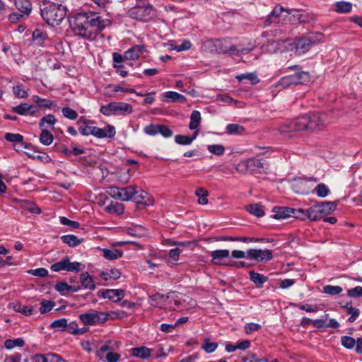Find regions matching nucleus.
<instances>
[{"instance_id":"2","label":"nucleus","mask_w":362,"mask_h":362,"mask_svg":"<svg viewBox=\"0 0 362 362\" xmlns=\"http://www.w3.org/2000/svg\"><path fill=\"white\" fill-rule=\"evenodd\" d=\"M66 7L59 3L44 1L41 5L40 14L43 21L49 25H59L66 16Z\"/></svg>"},{"instance_id":"52","label":"nucleus","mask_w":362,"mask_h":362,"mask_svg":"<svg viewBox=\"0 0 362 362\" xmlns=\"http://www.w3.org/2000/svg\"><path fill=\"white\" fill-rule=\"evenodd\" d=\"M342 291V288L339 286L327 285L323 288V292L326 294L335 296Z\"/></svg>"},{"instance_id":"17","label":"nucleus","mask_w":362,"mask_h":362,"mask_svg":"<svg viewBox=\"0 0 362 362\" xmlns=\"http://www.w3.org/2000/svg\"><path fill=\"white\" fill-rule=\"evenodd\" d=\"M92 122L87 119H85L83 117H80V119L77 121V124L79 125L78 132L83 136H93V129L95 127L91 126L90 124Z\"/></svg>"},{"instance_id":"43","label":"nucleus","mask_w":362,"mask_h":362,"mask_svg":"<svg viewBox=\"0 0 362 362\" xmlns=\"http://www.w3.org/2000/svg\"><path fill=\"white\" fill-rule=\"evenodd\" d=\"M352 9V4L346 1H338L336 3V11L341 13H349Z\"/></svg>"},{"instance_id":"10","label":"nucleus","mask_w":362,"mask_h":362,"mask_svg":"<svg viewBox=\"0 0 362 362\" xmlns=\"http://www.w3.org/2000/svg\"><path fill=\"white\" fill-rule=\"evenodd\" d=\"M272 211L274 213L273 218L277 220L289 217L298 218V216L302 213L298 209L285 206H275Z\"/></svg>"},{"instance_id":"54","label":"nucleus","mask_w":362,"mask_h":362,"mask_svg":"<svg viewBox=\"0 0 362 362\" xmlns=\"http://www.w3.org/2000/svg\"><path fill=\"white\" fill-rule=\"evenodd\" d=\"M168 298V296H165L160 293H156L151 296V303L152 305L159 306L160 303L165 301Z\"/></svg>"},{"instance_id":"58","label":"nucleus","mask_w":362,"mask_h":362,"mask_svg":"<svg viewBox=\"0 0 362 362\" xmlns=\"http://www.w3.org/2000/svg\"><path fill=\"white\" fill-rule=\"evenodd\" d=\"M15 310L23 314L25 316H30L35 313V310L33 308L21 304L15 306Z\"/></svg>"},{"instance_id":"38","label":"nucleus","mask_w":362,"mask_h":362,"mask_svg":"<svg viewBox=\"0 0 362 362\" xmlns=\"http://www.w3.org/2000/svg\"><path fill=\"white\" fill-rule=\"evenodd\" d=\"M67 263H68V256H65L59 262L52 264L50 267V269L55 272H59L62 270L66 271Z\"/></svg>"},{"instance_id":"34","label":"nucleus","mask_w":362,"mask_h":362,"mask_svg":"<svg viewBox=\"0 0 362 362\" xmlns=\"http://www.w3.org/2000/svg\"><path fill=\"white\" fill-rule=\"evenodd\" d=\"M220 43L218 45V47H219V50L220 52H222L223 53H227V52H240L242 54H245V53H247L249 52L252 48H241V49H238L236 46L235 45H231L230 47H223V45H222V42L220 41Z\"/></svg>"},{"instance_id":"24","label":"nucleus","mask_w":362,"mask_h":362,"mask_svg":"<svg viewBox=\"0 0 362 362\" xmlns=\"http://www.w3.org/2000/svg\"><path fill=\"white\" fill-rule=\"evenodd\" d=\"M48 39V35L46 32L40 29H35L32 35V40L35 45L38 46H43L46 40Z\"/></svg>"},{"instance_id":"1","label":"nucleus","mask_w":362,"mask_h":362,"mask_svg":"<svg viewBox=\"0 0 362 362\" xmlns=\"http://www.w3.org/2000/svg\"><path fill=\"white\" fill-rule=\"evenodd\" d=\"M69 24L76 35L93 40L105 27V21L98 13H79L69 19Z\"/></svg>"},{"instance_id":"29","label":"nucleus","mask_w":362,"mask_h":362,"mask_svg":"<svg viewBox=\"0 0 362 362\" xmlns=\"http://www.w3.org/2000/svg\"><path fill=\"white\" fill-rule=\"evenodd\" d=\"M105 209L110 214L120 215L123 214L124 207L122 204L112 201L109 205L105 206Z\"/></svg>"},{"instance_id":"19","label":"nucleus","mask_w":362,"mask_h":362,"mask_svg":"<svg viewBox=\"0 0 362 362\" xmlns=\"http://www.w3.org/2000/svg\"><path fill=\"white\" fill-rule=\"evenodd\" d=\"M144 52H146V47L144 45H136L124 52V57H126L127 60H135Z\"/></svg>"},{"instance_id":"25","label":"nucleus","mask_w":362,"mask_h":362,"mask_svg":"<svg viewBox=\"0 0 362 362\" xmlns=\"http://www.w3.org/2000/svg\"><path fill=\"white\" fill-rule=\"evenodd\" d=\"M103 256L108 260H115L123 255V252L119 249H102Z\"/></svg>"},{"instance_id":"46","label":"nucleus","mask_w":362,"mask_h":362,"mask_svg":"<svg viewBox=\"0 0 362 362\" xmlns=\"http://www.w3.org/2000/svg\"><path fill=\"white\" fill-rule=\"evenodd\" d=\"M85 268V265L78 262H70V258L68 257V263L66 271L71 272H78L82 271Z\"/></svg>"},{"instance_id":"16","label":"nucleus","mask_w":362,"mask_h":362,"mask_svg":"<svg viewBox=\"0 0 362 362\" xmlns=\"http://www.w3.org/2000/svg\"><path fill=\"white\" fill-rule=\"evenodd\" d=\"M93 130V136L98 139H103L105 137L111 139L113 138L116 134L115 128L110 124H107L104 128H99L95 127Z\"/></svg>"},{"instance_id":"59","label":"nucleus","mask_w":362,"mask_h":362,"mask_svg":"<svg viewBox=\"0 0 362 362\" xmlns=\"http://www.w3.org/2000/svg\"><path fill=\"white\" fill-rule=\"evenodd\" d=\"M6 141L12 143H21L23 141V136L20 134L6 133L5 134Z\"/></svg>"},{"instance_id":"62","label":"nucleus","mask_w":362,"mask_h":362,"mask_svg":"<svg viewBox=\"0 0 362 362\" xmlns=\"http://www.w3.org/2000/svg\"><path fill=\"white\" fill-rule=\"evenodd\" d=\"M12 110L13 112L21 115H28V110H29L28 104L21 103L18 106L12 107Z\"/></svg>"},{"instance_id":"40","label":"nucleus","mask_w":362,"mask_h":362,"mask_svg":"<svg viewBox=\"0 0 362 362\" xmlns=\"http://www.w3.org/2000/svg\"><path fill=\"white\" fill-rule=\"evenodd\" d=\"M284 11L285 10L282 6H275L273 11L268 16L267 21L269 22V24L276 22L278 18Z\"/></svg>"},{"instance_id":"5","label":"nucleus","mask_w":362,"mask_h":362,"mask_svg":"<svg viewBox=\"0 0 362 362\" xmlns=\"http://www.w3.org/2000/svg\"><path fill=\"white\" fill-rule=\"evenodd\" d=\"M308 122L306 115L299 117L290 122H285L280 125L279 131L281 134L308 130Z\"/></svg>"},{"instance_id":"4","label":"nucleus","mask_w":362,"mask_h":362,"mask_svg":"<svg viewBox=\"0 0 362 362\" xmlns=\"http://www.w3.org/2000/svg\"><path fill=\"white\" fill-rule=\"evenodd\" d=\"M113 344H117V342L107 341L96 351V356L104 362H117L121 356L119 354L113 352Z\"/></svg>"},{"instance_id":"35","label":"nucleus","mask_w":362,"mask_h":362,"mask_svg":"<svg viewBox=\"0 0 362 362\" xmlns=\"http://www.w3.org/2000/svg\"><path fill=\"white\" fill-rule=\"evenodd\" d=\"M319 206L320 207V211L322 217L325 215H327L331 214L332 211H334L337 209V204L335 202H324L321 204H319Z\"/></svg>"},{"instance_id":"33","label":"nucleus","mask_w":362,"mask_h":362,"mask_svg":"<svg viewBox=\"0 0 362 362\" xmlns=\"http://www.w3.org/2000/svg\"><path fill=\"white\" fill-rule=\"evenodd\" d=\"M201 114L197 110H193L190 115V122L189 128L191 130H195L198 128L201 122Z\"/></svg>"},{"instance_id":"18","label":"nucleus","mask_w":362,"mask_h":362,"mask_svg":"<svg viewBox=\"0 0 362 362\" xmlns=\"http://www.w3.org/2000/svg\"><path fill=\"white\" fill-rule=\"evenodd\" d=\"M162 100L165 103H185L186 97L175 91L164 92L161 95Z\"/></svg>"},{"instance_id":"39","label":"nucleus","mask_w":362,"mask_h":362,"mask_svg":"<svg viewBox=\"0 0 362 362\" xmlns=\"http://www.w3.org/2000/svg\"><path fill=\"white\" fill-rule=\"evenodd\" d=\"M296 85L304 84L310 81V74L307 71H299L293 74Z\"/></svg>"},{"instance_id":"3","label":"nucleus","mask_w":362,"mask_h":362,"mask_svg":"<svg viewBox=\"0 0 362 362\" xmlns=\"http://www.w3.org/2000/svg\"><path fill=\"white\" fill-rule=\"evenodd\" d=\"M100 112L105 115H127L133 112L131 105L124 102H111L100 107Z\"/></svg>"},{"instance_id":"7","label":"nucleus","mask_w":362,"mask_h":362,"mask_svg":"<svg viewBox=\"0 0 362 362\" xmlns=\"http://www.w3.org/2000/svg\"><path fill=\"white\" fill-rule=\"evenodd\" d=\"M135 189L136 187L132 185H129L125 187L111 186L109 187L107 192L115 199L129 201L135 195Z\"/></svg>"},{"instance_id":"14","label":"nucleus","mask_w":362,"mask_h":362,"mask_svg":"<svg viewBox=\"0 0 362 362\" xmlns=\"http://www.w3.org/2000/svg\"><path fill=\"white\" fill-rule=\"evenodd\" d=\"M98 296L114 303L119 302L124 297L123 289H103L98 291Z\"/></svg>"},{"instance_id":"42","label":"nucleus","mask_w":362,"mask_h":362,"mask_svg":"<svg viewBox=\"0 0 362 362\" xmlns=\"http://www.w3.org/2000/svg\"><path fill=\"white\" fill-rule=\"evenodd\" d=\"M226 129L228 134H242L245 131L244 127L238 124H229Z\"/></svg>"},{"instance_id":"51","label":"nucleus","mask_w":362,"mask_h":362,"mask_svg":"<svg viewBox=\"0 0 362 362\" xmlns=\"http://www.w3.org/2000/svg\"><path fill=\"white\" fill-rule=\"evenodd\" d=\"M317 195L320 197H326L330 192L329 187L324 183L318 184L315 188Z\"/></svg>"},{"instance_id":"31","label":"nucleus","mask_w":362,"mask_h":362,"mask_svg":"<svg viewBox=\"0 0 362 362\" xmlns=\"http://www.w3.org/2000/svg\"><path fill=\"white\" fill-rule=\"evenodd\" d=\"M246 210L251 214L259 218L264 216L263 206L257 203L249 204L245 206Z\"/></svg>"},{"instance_id":"37","label":"nucleus","mask_w":362,"mask_h":362,"mask_svg":"<svg viewBox=\"0 0 362 362\" xmlns=\"http://www.w3.org/2000/svg\"><path fill=\"white\" fill-rule=\"evenodd\" d=\"M195 194L198 197V203L202 205H206L208 203L207 197L209 195L208 191L203 188L199 187L195 191Z\"/></svg>"},{"instance_id":"11","label":"nucleus","mask_w":362,"mask_h":362,"mask_svg":"<svg viewBox=\"0 0 362 362\" xmlns=\"http://www.w3.org/2000/svg\"><path fill=\"white\" fill-rule=\"evenodd\" d=\"M132 199L136 203L137 208L139 209L153 204V200L151 195L142 189L136 190V189L135 195H134Z\"/></svg>"},{"instance_id":"30","label":"nucleus","mask_w":362,"mask_h":362,"mask_svg":"<svg viewBox=\"0 0 362 362\" xmlns=\"http://www.w3.org/2000/svg\"><path fill=\"white\" fill-rule=\"evenodd\" d=\"M81 283L85 288L94 290L95 284L92 276L88 272H83L81 274Z\"/></svg>"},{"instance_id":"12","label":"nucleus","mask_w":362,"mask_h":362,"mask_svg":"<svg viewBox=\"0 0 362 362\" xmlns=\"http://www.w3.org/2000/svg\"><path fill=\"white\" fill-rule=\"evenodd\" d=\"M302 213L298 216V219L308 218L310 221H317L322 218L319 204L310 206L307 210L298 209Z\"/></svg>"},{"instance_id":"13","label":"nucleus","mask_w":362,"mask_h":362,"mask_svg":"<svg viewBox=\"0 0 362 362\" xmlns=\"http://www.w3.org/2000/svg\"><path fill=\"white\" fill-rule=\"evenodd\" d=\"M317 41H320V39H317V36L300 37L296 43V51L298 52L299 54H303L308 52Z\"/></svg>"},{"instance_id":"9","label":"nucleus","mask_w":362,"mask_h":362,"mask_svg":"<svg viewBox=\"0 0 362 362\" xmlns=\"http://www.w3.org/2000/svg\"><path fill=\"white\" fill-rule=\"evenodd\" d=\"M308 122V128L310 131H320L325 127V115L317 112H310L306 114Z\"/></svg>"},{"instance_id":"20","label":"nucleus","mask_w":362,"mask_h":362,"mask_svg":"<svg viewBox=\"0 0 362 362\" xmlns=\"http://www.w3.org/2000/svg\"><path fill=\"white\" fill-rule=\"evenodd\" d=\"M240 165H243L245 168V170H250L252 172L255 171V168L263 169L264 167V163L262 161V160L256 158L255 157L242 160L240 163Z\"/></svg>"},{"instance_id":"6","label":"nucleus","mask_w":362,"mask_h":362,"mask_svg":"<svg viewBox=\"0 0 362 362\" xmlns=\"http://www.w3.org/2000/svg\"><path fill=\"white\" fill-rule=\"evenodd\" d=\"M129 17L142 21H148L153 16V8L150 4L136 6L128 11Z\"/></svg>"},{"instance_id":"56","label":"nucleus","mask_w":362,"mask_h":362,"mask_svg":"<svg viewBox=\"0 0 362 362\" xmlns=\"http://www.w3.org/2000/svg\"><path fill=\"white\" fill-rule=\"evenodd\" d=\"M341 344L344 347L348 349H351L356 344V340L353 337L343 336L341 338Z\"/></svg>"},{"instance_id":"64","label":"nucleus","mask_w":362,"mask_h":362,"mask_svg":"<svg viewBox=\"0 0 362 362\" xmlns=\"http://www.w3.org/2000/svg\"><path fill=\"white\" fill-rule=\"evenodd\" d=\"M347 296L350 298H358L362 296V287L357 286L347 291Z\"/></svg>"},{"instance_id":"41","label":"nucleus","mask_w":362,"mask_h":362,"mask_svg":"<svg viewBox=\"0 0 362 362\" xmlns=\"http://www.w3.org/2000/svg\"><path fill=\"white\" fill-rule=\"evenodd\" d=\"M55 117L53 115H47V116L43 117L39 123V127L40 129H46L45 125L47 124L51 127V129H54V124L56 122Z\"/></svg>"},{"instance_id":"45","label":"nucleus","mask_w":362,"mask_h":362,"mask_svg":"<svg viewBox=\"0 0 362 362\" xmlns=\"http://www.w3.org/2000/svg\"><path fill=\"white\" fill-rule=\"evenodd\" d=\"M13 93L18 98H26L28 95V91L24 88L23 84L13 86Z\"/></svg>"},{"instance_id":"49","label":"nucleus","mask_w":362,"mask_h":362,"mask_svg":"<svg viewBox=\"0 0 362 362\" xmlns=\"http://www.w3.org/2000/svg\"><path fill=\"white\" fill-rule=\"evenodd\" d=\"M217 347L218 343L211 342L207 338L204 339V343L202 345V349L208 354L214 352L217 349Z\"/></svg>"},{"instance_id":"63","label":"nucleus","mask_w":362,"mask_h":362,"mask_svg":"<svg viewBox=\"0 0 362 362\" xmlns=\"http://www.w3.org/2000/svg\"><path fill=\"white\" fill-rule=\"evenodd\" d=\"M158 134H160L165 138H169L173 136V131L164 124H159Z\"/></svg>"},{"instance_id":"8","label":"nucleus","mask_w":362,"mask_h":362,"mask_svg":"<svg viewBox=\"0 0 362 362\" xmlns=\"http://www.w3.org/2000/svg\"><path fill=\"white\" fill-rule=\"evenodd\" d=\"M107 317L108 315L106 313L93 310L91 313L81 314L78 317L83 325L90 326L105 322L108 319Z\"/></svg>"},{"instance_id":"44","label":"nucleus","mask_w":362,"mask_h":362,"mask_svg":"<svg viewBox=\"0 0 362 362\" xmlns=\"http://www.w3.org/2000/svg\"><path fill=\"white\" fill-rule=\"evenodd\" d=\"M278 86L284 88H288L291 86H296L295 78L293 75H289L282 77L278 82Z\"/></svg>"},{"instance_id":"23","label":"nucleus","mask_w":362,"mask_h":362,"mask_svg":"<svg viewBox=\"0 0 362 362\" xmlns=\"http://www.w3.org/2000/svg\"><path fill=\"white\" fill-rule=\"evenodd\" d=\"M339 305L341 308H343L346 310V312L348 315H350V317L348 318V321L349 322H354L359 316V309L354 308L351 301L347 302L345 305H342V303H339Z\"/></svg>"},{"instance_id":"55","label":"nucleus","mask_w":362,"mask_h":362,"mask_svg":"<svg viewBox=\"0 0 362 362\" xmlns=\"http://www.w3.org/2000/svg\"><path fill=\"white\" fill-rule=\"evenodd\" d=\"M34 101L40 107L44 108H51L53 105L52 101L47 99H42L40 98L38 95H35L33 97Z\"/></svg>"},{"instance_id":"50","label":"nucleus","mask_w":362,"mask_h":362,"mask_svg":"<svg viewBox=\"0 0 362 362\" xmlns=\"http://www.w3.org/2000/svg\"><path fill=\"white\" fill-rule=\"evenodd\" d=\"M66 327H67V320L66 318L56 320L53 321L50 325L51 328L57 329L62 332L66 330Z\"/></svg>"},{"instance_id":"22","label":"nucleus","mask_w":362,"mask_h":362,"mask_svg":"<svg viewBox=\"0 0 362 362\" xmlns=\"http://www.w3.org/2000/svg\"><path fill=\"white\" fill-rule=\"evenodd\" d=\"M230 252L228 250H217L212 251L211 256L212 257L211 262L215 265L221 264L223 259L229 257Z\"/></svg>"},{"instance_id":"15","label":"nucleus","mask_w":362,"mask_h":362,"mask_svg":"<svg viewBox=\"0 0 362 362\" xmlns=\"http://www.w3.org/2000/svg\"><path fill=\"white\" fill-rule=\"evenodd\" d=\"M247 257L257 261H269L272 259V253L269 250L250 249L246 252Z\"/></svg>"},{"instance_id":"21","label":"nucleus","mask_w":362,"mask_h":362,"mask_svg":"<svg viewBox=\"0 0 362 362\" xmlns=\"http://www.w3.org/2000/svg\"><path fill=\"white\" fill-rule=\"evenodd\" d=\"M16 8L21 12L25 15V17L29 16L32 11V4L30 0H14Z\"/></svg>"},{"instance_id":"32","label":"nucleus","mask_w":362,"mask_h":362,"mask_svg":"<svg viewBox=\"0 0 362 362\" xmlns=\"http://www.w3.org/2000/svg\"><path fill=\"white\" fill-rule=\"evenodd\" d=\"M61 240L65 244H67L69 247H76L81 244L83 241V238H78L74 235H65L61 237Z\"/></svg>"},{"instance_id":"47","label":"nucleus","mask_w":362,"mask_h":362,"mask_svg":"<svg viewBox=\"0 0 362 362\" xmlns=\"http://www.w3.org/2000/svg\"><path fill=\"white\" fill-rule=\"evenodd\" d=\"M24 345V340L21 338L15 339H6L4 346L7 349H11L16 346L21 347Z\"/></svg>"},{"instance_id":"53","label":"nucleus","mask_w":362,"mask_h":362,"mask_svg":"<svg viewBox=\"0 0 362 362\" xmlns=\"http://www.w3.org/2000/svg\"><path fill=\"white\" fill-rule=\"evenodd\" d=\"M55 305V302L52 300H43L41 302L40 312L42 314H45L49 312Z\"/></svg>"},{"instance_id":"48","label":"nucleus","mask_w":362,"mask_h":362,"mask_svg":"<svg viewBox=\"0 0 362 362\" xmlns=\"http://www.w3.org/2000/svg\"><path fill=\"white\" fill-rule=\"evenodd\" d=\"M238 81H241L243 79L249 80L252 84L255 85L259 82V79L257 75L254 73L242 74L236 76Z\"/></svg>"},{"instance_id":"26","label":"nucleus","mask_w":362,"mask_h":362,"mask_svg":"<svg viewBox=\"0 0 362 362\" xmlns=\"http://www.w3.org/2000/svg\"><path fill=\"white\" fill-rule=\"evenodd\" d=\"M250 280L255 284L257 288H262L264 283L268 281V277L257 273L255 271H250L249 272Z\"/></svg>"},{"instance_id":"60","label":"nucleus","mask_w":362,"mask_h":362,"mask_svg":"<svg viewBox=\"0 0 362 362\" xmlns=\"http://www.w3.org/2000/svg\"><path fill=\"white\" fill-rule=\"evenodd\" d=\"M62 112L64 117L69 119H76L78 117V113L73 109L69 107H64L62 109Z\"/></svg>"},{"instance_id":"28","label":"nucleus","mask_w":362,"mask_h":362,"mask_svg":"<svg viewBox=\"0 0 362 362\" xmlns=\"http://www.w3.org/2000/svg\"><path fill=\"white\" fill-rule=\"evenodd\" d=\"M151 350L146 346H139L133 348L132 349V354L134 356L146 359L150 357Z\"/></svg>"},{"instance_id":"61","label":"nucleus","mask_w":362,"mask_h":362,"mask_svg":"<svg viewBox=\"0 0 362 362\" xmlns=\"http://www.w3.org/2000/svg\"><path fill=\"white\" fill-rule=\"evenodd\" d=\"M45 362H67L64 360L61 356L54 354L48 353L45 354Z\"/></svg>"},{"instance_id":"36","label":"nucleus","mask_w":362,"mask_h":362,"mask_svg":"<svg viewBox=\"0 0 362 362\" xmlns=\"http://www.w3.org/2000/svg\"><path fill=\"white\" fill-rule=\"evenodd\" d=\"M40 129L42 130L41 134L40 135V143L45 146L50 145L54 140L53 135L47 129Z\"/></svg>"},{"instance_id":"57","label":"nucleus","mask_w":362,"mask_h":362,"mask_svg":"<svg viewBox=\"0 0 362 362\" xmlns=\"http://www.w3.org/2000/svg\"><path fill=\"white\" fill-rule=\"evenodd\" d=\"M207 149L210 153L216 156H221L225 151V147L221 144L209 145Z\"/></svg>"},{"instance_id":"27","label":"nucleus","mask_w":362,"mask_h":362,"mask_svg":"<svg viewBox=\"0 0 362 362\" xmlns=\"http://www.w3.org/2000/svg\"><path fill=\"white\" fill-rule=\"evenodd\" d=\"M293 11L295 12V13L292 14L293 21H297L300 23H307L310 22L311 17L307 13H301L299 11L295 9L286 11L288 14H291Z\"/></svg>"}]
</instances>
